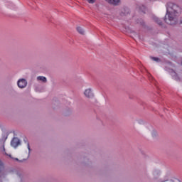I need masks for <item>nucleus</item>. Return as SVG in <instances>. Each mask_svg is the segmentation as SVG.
Returning a JSON list of instances; mask_svg holds the SVG:
<instances>
[{
	"instance_id": "nucleus-7",
	"label": "nucleus",
	"mask_w": 182,
	"mask_h": 182,
	"mask_svg": "<svg viewBox=\"0 0 182 182\" xmlns=\"http://www.w3.org/2000/svg\"><path fill=\"white\" fill-rule=\"evenodd\" d=\"M22 178H23V175L21 172L16 173V182H22Z\"/></svg>"
},
{
	"instance_id": "nucleus-9",
	"label": "nucleus",
	"mask_w": 182,
	"mask_h": 182,
	"mask_svg": "<svg viewBox=\"0 0 182 182\" xmlns=\"http://www.w3.org/2000/svg\"><path fill=\"white\" fill-rule=\"evenodd\" d=\"M121 16H126V15H129V9H123L120 12Z\"/></svg>"
},
{
	"instance_id": "nucleus-8",
	"label": "nucleus",
	"mask_w": 182,
	"mask_h": 182,
	"mask_svg": "<svg viewBox=\"0 0 182 182\" xmlns=\"http://www.w3.org/2000/svg\"><path fill=\"white\" fill-rule=\"evenodd\" d=\"M37 80L43 82V83H46V82H48V79H46V77L43 76L37 77Z\"/></svg>"
},
{
	"instance_id": "nucleus-14",
	"label": "nucleus",
	"mask_w": 182,
	"mask_h": 182,
	"mask_svg": "<svg viewBox=\"0 0 182 182\" xmlns=\"http://www.w3.org/2000/svg\"><path fill=\"white\" fill-rule=\"evenodd\" d=\"M154 22L158 23V25H160V26H161V25H163L161 20L159 19V18H157V17H154Z\"/></svg>"
},
{
	"instance_id": "nucleus-18",
	"label": "nucleus",
	"mask_w": 182,
	"mask_h": 182,
	"mask_svg": "<svg viewBox=\"0 0 182 182\" xmlns=\"http://www.w3.org/2000/svg\"><path fill=\"white\" fill-rule=\"evenodd\" d=\"M6 139H8V135L4 134V135L2 136L1 140H3V141H4V143H5Z\"/></svg>"
},
{
	"instance_id": "nucleus-15",
	"label": "nucleus",
	"mask_w": 182,
	"mask_h": 182,
	"mask_svg": "<svg viewBox=\"0 0 182 182\" xmlns=\"http://www.w3.org/2000/svg\"><path fill=\"white\" fill-rule=\"evenodd\" d=\"M150 59H151L152 60H154V62H157V63H160L161 62V60L157 57H150Z\"/></svg>"
},
{
	"instance_id": "nucleus-19",
	"label": "nucleus",
	"mask_w": 182,
	"mask_h": 182,
	"mask_svg": "<svg viewBox=\"0 0 182 182\" xmlns=\"http://www.w3.org/2000/svg\"><path fill=\"white\" fill-rule=\"evenodd\" d=\"M87 2H88V4H95L96 3V0H86Z\"/></svg>"
},
{
	"instance_id": "nucleus-21",
	"label": "nucleus",
	"mask_w": 182,
	"mask_h": 182,
	"mask_svg": "<svg viewBox=\"0 0 182 182\" xmlns=\"http://www.w3.org/2000/svg\"><path fill=\"white\" fill-rule=\"evenodd\" d=\"M180 23H181V25H182V18L180 19Z\"/></svg>"
},
{
	"instance_id": "nucleus-2",
	"label": "nucleus",
	"mask_w": 182,
	"mask_h": 182,
	"mask_svg": "<svg viewBox=\"0 0 182 182\" xmlns=\"http://www.w3.org/2000/svg\"><path fill=\"white\" fill-rule=\"evenodd\" d=\"M17 86L19 89H25L28 86V81L25 78L19 79L17 82Z\"/></svg>"
},
{
	"instance_id": "nucleus-16",
	"label": "nucleus",
	"mask_w": 182,
	"mask_h": 182,
	"mask_svg": "<svg viewBox=\"0 0 182 182\" xmlns=\"http://www.w3.org/2000/svg\"><path fill=\"white\" fill-rule=\"evenodd\" d=\"M2 171H4V164L0 162V176L2 173Z\"/></svg>"
},
{
	"instance_id": "nucleus-17",
	"label": "nucleus",
	"mask_w": 182,
	"mask_h": 182,
	"mask_svg": "<svg viewBox=\"0 0 182 182\" xmlns=\"http://www.w3.org/2000/svg\"><path fill=\"white\" fill-rule=\"evenodd\" d=\"M13 160H16V161H19V163H23V161H26V159L19 160L18 158H12Z\"/></svg>"
},
{
	"instance_id": "nucleus-4",
	"label": "nucleus",
	"mask_w": 182,
	"mask_h": 182,
	"mask_svg": "<svg viewBox=\"0 0 182 182\" xmlns=\"http://www.w3.org/2000/svg\"><path fill=\"white\" fill-rule=\"evenodd\" d=\"M109 5H112V6H119L120 4H122V0H104Z\"/></svg>"
},
{
	"instance_id": "nucleus-1",
	"label": "nucleus",
	"mask_w": 182,
	"mask_h": 182,
	"mask_svg": "<svg viewBox=\"0 0 182 182\" xmlns=\"http://www.w3.org/2000/svg\"><path fill=\"white\" fill-rule=\"evenodd\" d=\"M179 12L180 6L174 3H169L164 18L166 23H168V25H177V22H178L177 15H178Z\"/></svg>"
},
{
	"instance_id": "nucleus-11",
	"label": "nucleus",
	"mask_w": 182,
	"mask_h": 182,
	"mask_svg": "<svg viewBox=\"0 0 182 182\" xmlns=\"http://www.w3.org/2000/svg\"><path fill=\"white\" fill-rule=\"evenodd\" d=\"M24 143L27 144V149L28 150V157L31 156V146L29 145V141L27 139L23 140Z\"/></svg>"
},
{
	"instance_id": "nucleus-6",
	"label": "nucleus",
	"mask_w": 182,
	"mask_h": 182,
	"mask_svg": "<svg viewBox=\"0 0 182 182\" xmlns=\"http://www.w3.org/2000/svg\"><path fill=\"white\" fill-rule=\"evenodd\" d=\"M151 130H153V127H151V126L150 125H146L142 129V131L144 132V133H150Z\"/></svg>"
},
{
	"instance_id": "nucleus-20",
	"label": "nucleus",
	"mask_w": 182,
	"mask_h": 182,
	"mask_svg": "<svg viewBox=\"0 0 182 182\" xmlns=\"http://www.w3.org/2000/svg\"><path fill=\"white\" fill-rule=\"evenodd\" d=\"M137 122L139 124H143V123H144V121H143V119H138Z\"/></svg>"
},
{
	"instance_id": "nucleus-10",
	"label": "nucleus",
	"mask_w": 182,
	"mask_h": 182,
	"mask_svg": "<svg viewBox=\"0 0 182 182\" xmlns=\"http://www.w3.org/2000/svg\"><path fill=\"white\" fill-rule=\"evenodd\" d=\"M151 136L153 139H157V137H159V133H157V131L153 129L151 131Z\"/></svg>"
},
{
	"instance_id": "nucleus-23",
	"label": "nucleus",
	"mask_w": 182,
	"mask_h": 182,
	"mask_svg": "<svg viewBox=\"0 0 182 182\" xmlns=\"http://www.w3.org/2000/svg\"><path fill=\"white\" fill-rule=\"evenodd\" d=\"M9 157H11L12 159V156H11V155H9Z\"/></svg>"
},
{
	"instance_id": "nucleus-12",
	"label": "nucleus",
	"mask_w": 182,
	"mask_h": 182,
	"mask_svg": "<svg viewBox=\"0 0 182 182\" xmlns=\"http://www.w3.org/2000/svg\"><path fill=\"white\" fill-rule=\"evenodd\" d=\"M77 31L80 33V35H85V30L80 26L77 27Z\"/></svg>"
},
{
	"instance_id": "nucleus-22",
	"label": "nucleus",
	"mask_w": 182,
	"mask_h": 182,
	"mask_svg": "<svg viewBox=\"0 0 182 182\" xmlns=\"http://www.w3.org/2000/svg\"><path fill=\"white\" fill-rule=\"evenodd\" d=\"M3 150L5 151V145H3Z\"/></svg>"
},
{
	"instance_id": "nucleus-13",
	"label": "nucleus",
	"mask_w": 182,
	"mask_h": 182,
	"mask_svg": "<svg viewBox=\"0 0 182 182\" xmlns=\"http://www.w3.org/2000/svg\"><path fill=\"white\" fill-rule=\"evenodd\" d=\"M169 73L172 75V77L174 79L177 80V73H176V71H174L173 70H170Z\"/></svg>"
},
{
	"instance_id": "nucleus-5",
	"label": "nucleus",
	"mask_w": 182,
	"mask_h": 182,
	"mask_svg": "<svg viewBox=\"0 0 182 182\" xmlns=\"http://www.w3.org/2000/svg\"><path fill=\"white\" fill-rule=\"evenodd\" d=\"M11 146L14 149H16L18 146H21V140H19L18 137L13 138L11 141Z\"/></svg>"
},
{
	"instance_id": "nucleus-3",
	"label": "nucleus",
	"mask_w": 182,
	"mask_h": 182,
	"mask_svg": "<svg viewBox=\"0 0 182 182\" xmlns=\"http://www.w3.org/2000/svg\"><path fill=\"white\" fill-rule=\"evenodd\" d=\"M84 95L87 99H93L95 97V93H93L92 88L86 89L84 92Z\"/></svg>"
}]
</instances>
